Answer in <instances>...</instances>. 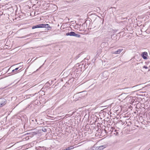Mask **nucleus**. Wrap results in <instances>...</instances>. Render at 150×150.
<instances>
[{
    "label": "nucleus",
    "mask_w": 150,
    "mask_h": 150,
    "mask_svg": "<svg viewBox=\"0 0 150 150\" xmlns=\"http://www.w3.org/2000/svg\"><path fill=\"white\" fill-rule=\"evenodd\" d=\"M107 146V145L105 144L103 145L100 146H99L97 147V150H102L104 149Z\"/></svg>",
    "instance_id": "f257e3e1"
},
{
    "label": "nucleus",
    "mask_w": 150,
    "mask_h": 150,
    "mask_svg": "<svg viewBox=\"0 0 150 150\" xmlns=\"http://www.w3.org/2000/svg\"><path fill=\"white\" fill-rule=\"evenodd\" d=\"M6 100L5 99H3L0 100V105L3 106L6 104Z\"/></svg>",
    "instance_id": "f03ea898"
},
{
    "label": "nucleus",
    "mask_w": 150,
    "mask_h": 150,
    "mask_svg": "<svg viewBox=\"0 0 150 150\" xmlns=\"http://www.w3.org/2000/svg\"><path fill=\"white\" fill-rule=\"evenodd\" d=\"M75 34V33L74 32H70L69 33H67L66 34V35L67 36L69 35L70 36H74Z\"/></svg>",
    "instance_id": "7ed1b4c3"
},
{
    "label": "nucleus",
    "mask_w": 150,
    "mask_h": 150,
    "mask_svg": "<svg viewBox=\"0 0 150 150\" xmlns=\"http://www.w3.org/2000/svg\"><path fill=\"white\" fill-rule=\"evenodd\" d=\"M123 50V49H119L115 51L114 52H112V54H120Z\"/></svg>",
    "instance_id": "20e7f679"
},
{
    "label": "nucleus",
    "mask_w": 150,
    "mask_h": 150,
    "mask_svg": "<svg viewBox=\"0 0 150 150\" xmlns=\"http://www.w3.org/2000/svg\"><path fill=\"white\" fill-rule=\"evenodd\" d=\"M147 53L146 52H144L142 54V57L144 59H147V57L146 56H147Z\"/></svg>",
    "instance_id": "39448f33"
},
{
    "label": "nucleus",
    "mask_w": 150,
    "mask_h": 150,
    "mask_svg": "<svg viewBox=\"0 0 150 150\" xmlns=\"http://www.w3.org/2000/svg\"><path fill=\"white\" fill-rule=\"evenodd\" d=\"M119 97L120 98L123 99H125L127 96H125V93H123Z\"/></svg>",
    "instance_id": "423d86ee"
},
{
    "label": "nucleus",
    "mask_w": 150,
    "mask_h": 150,
    "mask_svg": "<svg viewBox=\"0 0 150 150\" xmlns=\"http://www.w3.org/2000/svg\"><path fill=\"white\" fill-rule=\"evenodd\" d=\"M19 69V67L17 68H16L15 69L13 70L12 71L15 74H16L17 73V70H18Z\"/></svg>",
    "instance_id": "0eeeda50"
},
{
    "label": "nucleus",
    "mask_w": 150,
    "mask_h": 150,
    "mask_svg": "<svg viewBox=\"0 0 150 150\" xmlns=\"http://www.w3.org/2000/svg\"><path fill=\"white\" fill-rule=\"evenodd\" d=\"M97 147L93 146L91 147L89 149V150H97Z\"/></svg>",
    "instance_id": "6e6552de"
},
{
    "label": "nucleus",
    "mask_w": 150,
    "mask_h": 150,
    "mask_svg": "<svg viewBox=\"0 0 150 150\" xmlns=\"http://www.w3.org/2000/svg\"><path fill=\"white\" fill-rule=\"evenodd\" d=\"M38 25L39 28H45V24H40Z\"/></svg>",
    "instance_id": "1a4fd4ad"
},
{
    "label": "nucleus",
    "mask_w": 150,
    "mask_h": 150,
    "mask_svg": "<svg viewBox=\"0 0 150 150\" xmlns=\"http://www.w3.org/2000/svg\"><path fill=\"white\" fill-rule=\"evenodd\" d=\"M74 36H75L77 38H80L81 37V35H80L76 34L75 33V34H74Z\"/></svg>",
    "instance_id": "9d476101"
},
{
    "label": "nucleus",
    "mask_w": 150,
    "mask_h": 150,
    "mask_svg": "<svg viewBox=\"0 0 150 150\" xmlns=\"http://www.w3.org/2000/svg\"><path fill=\"white\" fill-rule=\"evenodd\" d=\"M45 28H50L49 25L48 24H45Z\"/></svg>",
    "instance_id": "9b49d317"
},
{
    "label": "nucleus",
    "mask_w": 150,
    "mask_h": 150,
    "mask_svg": "<svg viewBox=\"0 0 150 150\" xmlns=\"http://www.w3.org/2000/svg\"><path fill=\"white\" fill-rule=\"evenodd\" d=\"M74 148V147L73 146H70L69 147L67 148V149L68 150H69L71 149H72Z\"/></svg>",
    "instance_id": "f8f14e48"
},
{
    "label": "nucleus",
    "mask_w": 150,
    "mask_h": 150,
    "mask_svg": "<svg viewBox=\"0 0 150 150\" xmlns=\"http://www.w3.org/2000/svg\"><path fill=\"white\" fill-rule=\"evenodd\" d=\"M42 130L43 132H45L47 131L46 129L44 127L42 128Z\"/></svg>",
    "instance_id": "ddd939ff"
},
{
    "label": "nucleus",
    "mask_w": 150,
    "mask_h": 150,
    "mask_svg": "<svg viewBox=\"0 0 150 150\" xmlns=\"http://www.w3.org/2000/svg\"><path fill=\"white\" fill-rule=\"evenodd\" d=\"M39 28V25H37L33 27L32 29H34L35 28Z\"/></svg>",
    "instance_id": "4468645a"
},
{
    "label": "nucleus",
    "mask_w": 150,
    "mask_h": 150,
    "mask_svg": "<svg viewBox=\"0 0 150 150\" xmlns=\"http://www.w3.org/2000/svg\"><path fill=\"white\" fill-rule=\"evenodd\" d=\"M114 132H115L116 133H114V134H115V135H117L118 134V132H117V130H115L114 131Z\"/></svg>",
    "instance_id": "2eb2a0df"
},
{
    "label": "nucleus",
    "mask_w": 150,
    "mask_h": 150,
    "mask_svg": "<svg viewBox=\"0 0 150 150\" xmlns=\"http://www.w3.org/2000/svg\"><path fill=\"white\" fill-rule=\"evenodd\" d=\"M143 68L147 69L148 68V67L147 66H144L143 67Z\"/></svg>",
    "instance_id": "dca6fc26"
},
{
    "label": "nucleus",
    "mask_w": 150,
    "mask_h": 150,
    "mask_svg": "<svg viewBox=\"0 0 150 150\" xmlns=\"http://www.w3.org/2000/svg\"><path fill=\"white\" fill-rule=\"evenodd\" d=\"M129 88H128V87H127V88H124V89H125V90H126V89H129Z\"/></svg>",
    "instance_id": "f3484780"
},
{
    "label": "nucleus",
    "mask_w": 150,
    "mask_h": 150,
    "mask_svg": "<svg viewBox=\"0 0 150 150\" xmlns=\"http://www.w3.org/2000/svg\"><path fill=\"white\" fill-rule=\"evenodd\" d=\"M31 96H33L34 95L33 94H30V95Z\"/></svg>",
    "instance_id": "a211bd4d"
},
{
    "label": "nucleus",
    "mask_w": 150,
    "mask_h": 150,
    "mask_svg": "<svg viewBox=\"0 0 150 150\" xmlns=\"http://www.w3.org/2000/svg\"><path fill=\"white\" fill-rule=\"evenodd\" d=\"M127 91L129 92V91H129V90H127Z\"/></svg>",
    "instance_id": "6ab92c4d"
},
{
    "label": "nucleus",
    "mask_w": 150,
    "mask_h": 150,
    "mask_svg": "<svg viewBox=\"0 0 150 150\" xmlns=\"http://www.w3.org/2000/svg\"><path fill=\"white\" fill-rule=\"evenodd\" d=\"M21 70V69H20L19 70H18V71H19V70Z\"/></svg>",
    "instance_id": "aec40b11"
},
{
    "label": "nucleus",
    "mask_w": 150,
    "mask_h": 150,
    "mask_svg": "<svg viewBox=\"0 0 150 150\" xmlns=\"http://www.w3.org/2000/svg\"><path fill=\"white\" fill-rule=\"evenodd\" d=\"M36 59H34V60H33V61H34V60H36Z\"/></svg>",
    "instance_id": "412c9836"
},
{
    "label": "nucleus",
    "mask_w": 150,
    "mask_h": 150,
    "mask_svg": "<svg viewBox=\"0 0 150 150\" xmlns=\"http://www.w3.org/2000/svg\"><path fill=\"white\" fill-rule=\"evenodd\" d=\"M134 87V86H133V87H131L130 88H133V87Z\"/></svg>",
    "instance_id": "4be33fe9"
},
{
    "label": "nucleus",
    "mask_w": 150,
    "mask_h": 150,
    "mask_svg": "<svg viewBox=\"0 0 150 150\" xmlns=\"http://www.w3.org/2000/svg\"><path fill=\"white\" fill-rule=\"evenodd\" d=\"M113 132V131L112 130V132Z\"/></svg>",
    "instance_id": "5701e85b"
}]
</instances>
